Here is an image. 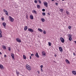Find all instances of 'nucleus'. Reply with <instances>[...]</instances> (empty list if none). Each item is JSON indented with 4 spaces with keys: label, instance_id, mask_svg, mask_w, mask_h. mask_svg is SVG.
I'll return each mask as SVG.
<instances>
[{
    "label": "nucleus",
    "instance_id": "nucleus-1",
    "mask_svg": "<svg viewBox=\"0 0 76 76\" xmlns=\"http://www.w3.org/2000/svg\"><path fill=\"white\" fill-rule=\"evenodd\" d=\"M26 68L28 70H31V68L30 66L28 64H27L26 65Z\"/></svg>",
    "mask_w": 76,
    "mask_h": 76
},
{
    "label": "nucleus",
    "instance_id": "nucleus-2",
    "mask_svg": "<svg viewBox=\"0 0 76 76\" xmlns=\"http://www.w3.org/2000/svg\"><path fill=\"white\" fill-rule=\"evenodd\" d=\"M9 18L10 21L12 22H13V21H14V19H13V18H12L10 16H9Z\"/></svg>",
    "mask_w": 76,
    "mask_h": 76
},
{
    "label": "nucleus",
    "instance_id": "nucleus-3",
    "mask_svg": "<svg viewBox=\"0 0 76 76\" xmlns=\"http://www.w3.org/2000/svg\"><path fill=\"white\" fill-rule=\"evenodd\" d=\"M43 4L45 7H48V3L46 1H44L43 2Z\"/></svg>",
    "mask_w": 76,
    "mask_h": 76
},
{
    "label": "nucleus",
    "instance_id": "nucleus-4",
    "mask_svg": "<svg viewBox=\"0 0 76 76\" xmlns=\"http://www.w3.org/2000/svg\"><path fill=\"white\" fill-rule=\"evenodd\" d=\"M16 40L17 42H18L20 43L21 42V40L19 38H17L16 39Z\"/></svg>",
    "mask_w": 76,
    "mask_h": 76
},
{
    "label": "nucleus",
    "instance_id": "nucleus-5",
    "mask_svg": "<svg viewBox=\"0 0 76 76\" xmlns=\"http://www.w3.org/2000/svg\"><path fill=\"white\" fill-rule=\"evenodd\" d=\"M60 39L62 43L64 42V39L63 37L60 38Z\"/></svg>",
    "mask_w": 76,
    "mask_h": 76
},
{
    "label": "nucleus",
    "instance_id": "nucleus-6",
    "mask_svg": "<svg viewBox=\"0 0 76 76\" xmlns=\"http://www.w3.org/2000/svg\"><path fill=\"white\" fill-rule=\"evenodd\" d=\"M28 31H30V32H34V30H33V29H32L31 28H28Z\"/></svg>",
    "mask_w": 76,
    "mask_h": 76
},
{
    "label": "nucleus",
    "instance_id": "nucleus-7",
    "mask_svg": "<svg viewBox=\"0 0 76 76\" xmlns=\"http://www.w3.org/2000/svg\"><path fill=\"white\" fill-rule=\"evenodd\" d=\"M59 50L61 52H63V49L60 46L59 47Z\"/></svg>",
    "mask_w": 76,
    "mask_h": 76
},
{
    "label": "nucleus",
    "instance_id": "nucleus-8",
    "mask_svg": "<svg viewBox=\"0 0 76 76\" xmlns=\"http://www.w3.org/2000/svg\"><path fill=\"white\" fill-rule=\"evenodd\" d=\"M3 11L5 13V14H6V15H8V12H7V11H6V10L4 9Z\"/></svg>",
    "mask_w": 76,
    "mask_h": 76
},
{
    "label": "nucleus",
    "instance_id": "nucleus-9",
    "mask_svg": "<svg viewBox=\"0 0 76 76\" xmlns=\"http://www.w3.org/2000/svg\"><path fill=\"white\" fill-rule=\"evenodd\" d=\"M2 25L4 27V28H6V23L5 22L2 23Z\"/></svg>",
    "mask_w": 76,
    "mask_h": 76
},
{
    "label": "nucleus",
    "instance_id": "nucleus-10",
    "mask_svg": "<svg viewBox=\"0 0 76 76\" xmlns=\"http://www.w3.org/2000/svg\"><path fill=\"white\" fill-rule=\"evenodd\" d=\"M0 68L1 69H4V67H3V65L1 64H0Z\"/></svg>",
    "mask_w": 76,
    "mask_h": 76
},
{
    "label": "nucleus",
    "instance_id": "nucleus-11",
    "mask_svg": "<svg viewBox=\"0 0 76 76\" xmlns=\"http://www.w3.org/2000/svg\"><path fill=\"white\" fill-rule=\"evenodd\" d=\"M11 57H12L13 59V60H15V58H14V54L13 53H11Z\"/></svg>",
    "mask_w": 76,
    "mask_h": 76
},
{
    "label": "nucleus",
    "instance_id": "nucleus-12",
    "mask_svg": "<svg viewBox=\"0 0 76 76\" xmlns=\"http://www.w3.org/2000/svg\"><path fill=\"white\" fill-rule=\"evenodd\" d=\"M35 56L36 57H37V58H39V55H38V53H36L35 54Z\"/></svg>",
    "mask_w": 76,
    "mask_h": 76
},
{
    "label": "nucleus",
    "instance_id": "nucleus-13",
    "mask_svg": "<svg viewBox=\"0 0 76 76\" xmlns=\"http://www.w3.org/2000/svg\"><path fill=\"white\" fill-rule=\"evenodd\" d=\"M30 18L31 19H34V16L32 15H31L30 16Z\"/></svg>",
    "mask_w": 76,
    "mask_h": 76
},
{
    "label": "nucleus",
    "instance_id": "nucleus-14",
    "mask_svg": "<svg viewBox=\"0 0 76 76\" xmlns=\"http://www.w3.org/2000/svg\"><path fill=\"white\" fill-rule=\"evenodd\" d=\"M72 74H74V75H76V72L75 71H72Z\"/></svg>",
    "mask_w": 76,
    "mask_h": 76
},
{
    "label": "nucleus",
    "instance_id": "nucleus-15",
    "mask_svg": "<svg viewBox=\"0 0 76 76\" xmlns=\"http://www.w3.org/2000/svg\"><path fill=\"white\" fill-rule=\"evenodd\" d=\"M65 61L67 64H70V62L68 61V59H66Z\"/></svg>",
    "mask_w": 76,
    "mask_h": 76
},
{
    "label": "nucleus",
    "instance_id": "nucleus-16",
    "mask_svg": "<svg viewBox=\"0 0 76 76\" xmlns=\"http://www.w3.org/2000/svg\"><path fill=\"white\" fill-rule=\"evenodd\" d=\"M42 54L43 56H46V53L44 52V51H43L42 53Z\"/></svg>",
    "mask_w": 76,
    "mask_h": 76
},
{
    "label": "nucleus",
    "instance_id": "nucleus-17",
    "mask_svg": "<svg viewBox=\"0 0 76 76\" xmlns=\"http://www.w3.org/2000/svg\"><path fill=\"white\" fill-rule=\"evenodd\" d=\"M28 29V27L27 26H25L24 28V31H26Z\"/></svg>",
    "mask_w": 76,
    "mask_h": 76
},
{
    "label": "nucleus",
    "instance_id": "nucleus-18",
    "mask_svg": "<svg viewBox=\"0 0 76 76\" xmlns=\"http://www.w3.org/2000/svg\"><path fill=\"white\" fill-rule=\"evenodd\" d=\"M33 13H34L35 14H37V12L35 10H33Z\"/></svg>",
    "mask_w": 76,
    "mask_h": 76
},
{
    "label": "nucleus",
    "instance_id": "nucleus-19",
    "mask_svg": "<svg viewBox=\"0 0 76 76\" xmlns=\"http://www.w3.org/2000/svg\"><path fill=\"white\" fill-rule=\"evenodd\" d=\"M38 30L39 31V32H42L43 31L42 30L41 28H38Z\"/></svg>",
    "mask_w": 76,
    "mask_h": 76
},
{
    "label": "nucleus",
    "instance_id": "nucleus-20",
    "mask_svg": "<svg viewBox=\"0 0 76 76\" xmlns=\"http://www.w3.org/2000/svg\"><path fill=\"white\" fill-rule=\"evenodd\" d=\"M2 46H3V49H4V50H6V46L4 45H2Z\"/></svg>",
    "mask_w": 76,
    "mask_h": 76
},
{
    "label": "nucleus",
    "instance_id": "nucleus-21",
    "mask_svg": "<svg viewBox=\"0 0 76 76\" xmlns=\"http://www.w3.org/2000/svg\"><path fill=\"white\" fill-rule=\"evenodd\" d=\"M41 20H42V22H45V19L43 18H41Z\"/></svg>",
    "mask_w": 76,
    "mask_h": 76
},
{
    "label": "nucleus",
    "instance_id": "nucleus-22",
    "mask_svg": "<svg viewBox=\"0 0 76 76\" xmlns=\"http://www.w3.org/2000/svg\"><path fill=\"white\" fill-rule=\"evenodd\" d=\"M16 74H17V75H18L19 74V72L18 71L16 70Z\"/></svg>",
    "mask_w": 76,
    "mask_h": 76
},
{
    "label": "nucleus",
    "instance_id": "nucleus-23",
    "mask_svg": "<svg viewBox=\"0 0 76 76\" xmlns=\"http://www.w3.org/2000/svg\"><path fill=\"white\" fill-rule=\"evenodd\" d=\"M66 12L67 15H70V13H69V11H66Z\"/></svg>",
    "mask_w": 76,
    "mask_h": 76
},
{
    "label": "nucleus",
    "instance_id": "nucleus-24",
    "mask_svg": "<svg viewBox=\"0 0 76 76\" xmlns=\"http://www.w3.org/2000/svg\"><path fill=\"white\" fill-rule=\"evenodd\" d=\"M37 7L38 8V9L40 8V5H37Z\"/></svg>",
    "mask_w": 76,
    "mask_h": 76
},
{
    "label": "nucleus",
    "instance_id": "nucleus-25",
    "mask_svg": "<svg viewBox=\"0 0 76 76\" xmlns=\"http://www.w3.org/2000/svg\"><path fill=\"white\" fill-rule=\"evenodd\" d=\"M48 44H49V46H50H50H51V43L50 42H48Z\"/></svg>",
    "mask_w": 76,
    "mask_h": 76
},
{
    "label": "nucleus",
    "instance_id": "nucleus-26",
    "mask_svg": "<svg viewBox=\"0 0 76 76\" xmlns=\"http://www.w3.org/2000/svg\"><path fill=\"white\" fill-rule=\"evenodd\" d=\"M23 58L24 59H26V56H25V55H23Z\"/></svg>",
    "mask_w": 76,
    "mask_h": 76
},
{
    "label": "nucleus",
    "instance_id": "nucleus-27",
    "mask_svg": "<svg viewBox=\"0 0 76 76\" xmlns=\"http://www.w3.org/2000/svg\"><path fill=\"white\" fill-rule=\"evenodd\" d=\"M72 39V37H69V40L70 41Z\"/></svg>",
    "mask_w": 76,
    "mask_h": 76
},
{
    "label": "nucleus",
    "instance_id": "nucleus-28",
    "mask_svg": "<svg viewBox=\"0 0 76 76\" xmlns=\"http://www.w3.org/2000/svg\"><path fill=\"white\" fill-rule=\"evenodd\" d=\"M68 28H69V29H72V27H71V26H68Z\"/></svg>",
    "mask_w": 76,
    "mask_h": 76
},
{
    "label": "nucleus",
    "instance_id": "nucleus-29",
    "mask_svg": "<svg viewBox=\"0 0 76 76\" xmlns=\"http://www.w3.org/2000/svg\"><path fill=\"white\" fill-rule=\"evenodd\" d=\"M43 16H45V12H43L42 13Z\"/></svg>",
    "mask_w": 76,
    "mask_h": 76
},
{
    "label": "nucleus",
    "instance_id": "nucleus-30",
    "mask_svg": "<svg viewBox=\"0 0 76 76\" xmlns=\"http://www.w3.org/2000/svg\"><path fill=\"white\" fill-rule=\"evenodd\" d=\"M44 34H46V31L45 30L43 31Z\"/></svg>",
    "mask_w": 76,
    "mask_h": 76
},
{
    "label": "nucleus",
    "instance_id": "nucleus-31",
    "mask_svg": "<svg viewBox=\"0 0 76 76\" xmlns=\"http://www.w3.org/2000/svg\"><path fill=\"white\" fill-rule=\"evenodd\" d=\"M60 10L61 12H63V9H61Z\"/></svg>",
    "mask_w": 76,
    "mask_h": 76
},
{
    "label": "nucleus",
    "instance_id": "nucleus-32",
    "mask_svg": "<svg viewBox=\"0 0 76 76\" xmlns=\"http://www.w3.org/2000/svg\"><path fill=\"white\" fill-rule=\"evenodd\" d=\"M37 1H39V3H41V1L40 0H37Z\"/></svg>",
    "mask_w": 76,
    "mask_h": 76
},
{
    "label": "nucleus",
    "instance_id": "nucleus-33",
    "mask_svg": "<svg viewBox=\"0 0 76 76\" xmlns=\"http://www.w3.org/2000/svg\"><path fill=\"white\" fill-rule=\"evenodd\" d=\"M0 38H2V34H0Z\"/></svg>",
    "mask_w": 76,
    "mask_h": 76
},
{
    "label": "nucleus",
    "instance_id": "nucleus-34",
    "mask_svg": "<svg viewBox=\"0 0 76 76\" xmlns=\"http://www.w3.org/2000/svg\"><path fill=\"white\" fill-rule=\"evenodd\" d=\"M34 3H37V0H35L34 1Z\"/></svg>",
    "mask_w": 76,
    "mask_h": 76
},
{
    "label": "nucleus",
    "instance_id": "nucleus-35",
    "mask_svg": "<svg viewBox=\"0 0 76 76\" xmlns=\"http://www.w3.org/2000/svg\"><path fill=\"white\" fill-rule=\"evenodd\" d=\"M69 38H72V35H69Z\"/></svg>",
    "mask_w": 76,
    "mask_h": 76
},
{
    "label": "nucleus",
    "instance_id": "nucleus-36",
    "mask_svg": "<svg viewBox=\"0 0 76 76\" xmlns=\"http://www.w3.org/2000/svg\"><path fill=\"white\" fill-rule=\"evenodd\" d=\"M40 70L42 72H43V70H42V68Z\"/></svg>",
    "mask_w": 76,
    "mask_h": 76
},
{
    "label": "nucleus",
    "instance_id": "nucleus-37",
    "mask_svg": "<svg viewBox=\"0 0 76 76\" xmlns=\"http://www.w3.org/2000/svg\"><path fill=\"white\" fill-rule=\"evenodd\" d=\"M42 11L43 12H45V9H43L42 10Z\"/></svg>",
    "mask_w": 76,
    "mask_h": 76
},
{
    "label": "nucleus",
    "instance_id": "nucleus-38",
    "mask_svg": "<svg viewBox=\"0 0 76 76\" xmlns=\"http://www.w3.org/2000/svg\"><path fill=\"white\" fill-rule=\"evenodd\" d=\"M40 67L41 68H42L43 67V65H41V66H40Z\"/></svg>",
    "mask_w": 76,
    "mask_h": 76
},
{
    "label": "nucleus",
    "instance_id": "nucleus-39",
    "mask_svg": "<svg viewBox=\"0 0 76 76\" xmlns=\"http://www.w3.org/2000/svg\"><path fill=\"white\" fill-rule=\"evenodd\" d=\"M8 50H9V51H10V48H8Z\"/></svg>",
    "mask_w": 76,
    "mask_h": 76
},
{
    "label": "nucleus",
    "instance_id": "nucleus-40",
    "mask_svg": "<svg viewBox=\"0 0 76 76\" xmlns=\"http://www.w3.org/2000/svg\"><path fill=\"white\" fill-rule=\"evenodd\" d=\"M37 72V73H38L39 74V73H40V72H39V71H38Z\"/></svg>",
    "mask_w": 76,
    "mask_h": 76
},
{
    "label": "nucleus",
    "instance_id": "nucleus-41",
    "mask_svg": "<svg viewBox=\"0 0 76 76\" xmlns=\"http://www.w3.org/2000/svg\"><path fill=\"white\" fill-rule=\"evenodd\" d=\"M1 19L2 20H4V18H1Z\"/></svg>",
    "mask_w": 76,
    "mask_h": 76
},
{
    "label": "nucleus",
    "instance_id": "nucleus-42",
    "mask_svg": "<svg viewBox=\"0 0 76 76\" xmlns=\"http://www.w3.org/2000/svg\"><path fill=\"white\" fill-rule=\"evenodd\" d=\"M7 57V56H6V55H4V57Z\"/></svg>",
    "mask_w": 76,
    "mask_h": 76
},
{
    "label": "nucleus",
    "instance_id": "nucleus-43",
    "mask_svg": "<svg viewBox=\"0 0 76 76\" xmlns=\"http://www.w3.org/2000/svg\"><path fill=\"white\" fill-rule=\"evenodd\" d=\"M56 6H58V3H56Z\"/></svg>",
    "mask_w": 76,
    "mask_h": 76
},
{
    "label": "nucleus",
    "instance_id": "nucleus-44",
    "mask_svg": "<svg viewBox=\"0 0 76 76\" xmlns=\"http://www.w3.org/2000/svg\"><path fill=\"white\" fill-rule=\"evenodd\" d=\"M0 34H1V30L0 29Z\"/></svg>",
    "mask_w": 76,
    "mask_h": 76
},
{
    "label": "nucleus",
    "instance_id": "nucleus-45",
    "mask_svg": "<svg viewBox=\"0 0 76 76\" xmlns=\"http://www.w3.org/2000/svg\"><path fill=\"white\" fill-rule=\"evenodd\" d=\"M34 54L32 53L31 54V56H34Z\"/></svg>",
    "mask_w": 76,
    "mask_h": 76
},
{
    "label": "nucleus",
    "instance_id": "nucleus-46",
    "mask_svg": "<svg viewBox=\"0 0 76 76\" xmlns=\"http://www.w3.org/2000/svg\"><path fill=\"white\" fill-rule=\"evenodd\" d=\"M31 56H30V60L31 59Z\"/></svg>",
    "mask_w": 76,
    "mask_h": 76
},
{
    "label": "nucleus",
    "instance_id": "nucleus-47",
    "mask_svg": "<svg viewBox=\"0 0 76 76\" xmlns=\"http://www.w3.org/2000/svg\"><path fill=\"white\" fill-rule=\"evenodd\" d=\"M54 56H55V57H56V56H57V55H56V54H55Z\"/></svg>",
    "mask_w": 76,
    "mask_h": 76
},
{
    "label": "nucleus",
    "instance_id": "nucleus-48",
    "mask_svg": "<svg viewBox=\"0 0 76 76\" xmlns=\"http://www.w3.org/2000/svg\"><path fill=\"white\" fill-rule=\"evenodd\" d=\"M73 55H74V56H75V53H73Z\"/></svg>",
    "mask_w": 76,
    "mask_h": 76
},
{
    "label": "nucleus",
    "instance_id": "nucleus-49",
    "mask_svg": "<svg viewBox=\"0 0 76 76\" xmlns=\"http://www.w3.org/2000/svg\"><path fill=\"white\" fill-rule=\"evenodd\" d=\"M54 0H51V1H54Z\"/></svg>",
    "mask_w": 76,
    "mask_h": 76
},
{
    "label": "nucleus",
    "instance_id": "nucleus-50",
    "mask_svg": "<svg viewBox=\"0 0 76 76\" xmlns=\"http://www.w3.org/2000/svg\"><path fill=\"white\" fill-rule=\"evenodd\" d=\"M0 54H1V55L2 53H1V52H0Z\"/></svg>",
    "mask_w": 76,
    "mask_h": 76
},
{
    "label": "nucleus",
    "instance_id": "nucleus-51",
    "mask_svg": "<svg viewBox=\"0 0 76 76\" xmlns=\"http://www.w3.org/2000/svg\"><path fill=\"white\" fill-rule=\"evenodd\" d=\"M26 18L28 19V15H26Z\"/></svg>",
    "mask_w": 76,
    "mask_h": 76
},
{
    "label": "nucleus",
    "instance_id": "nucleus-52",
    "mask_svg": "<svg viewBox=\"0 0 76 76\" xmlns=\"http://www.w3.org/2000/svg\"><path fill=\"white\" fill-rule=\"evenodd\" d=\"M74 42L75 44H76V41H74Z\"/></svg>",
    "mask_w": 76,
    "mask_h": 76
},
{
    "label": "nucleus",
    "instance_id": "nucleus-53",
    "mask_svg": "<svg viewBox=\"0 0 76 76\" xmlns=\"http://www.w3.org/2000/svg\"><path fill=\"white\" fill-rule=\"evenodd\" d=\"M48 15H50V14L48 13Z\"/></svg>",
    "mask_w": 76,
    "mask_h": 76
},
{
    "label": "nucleus",
    "instance_id": "nucleus-54",
    "mask_svg": "<svg viewBox=\"0 0 76 76\" xmlns=\"http://www.w3.org/2000/svg\"><path fill=\"white\" fill-rule=\"evenodd\" d=\"M62 1H64V0H62Z\"/></svg>",
    "mask_w": 76,
    "mask_h": 76
},
{
    "label": "nucleus",
    "instance_id": "nucleus-55",
    "mask_svg": "<svg viewBox=\"0 0 76 76\" xmlns=\"http://www.w3.org/2000/svg\"><path fill=\"white\" fill-rule=\"evenodd\" d=\"M55 63H56V62L54 61Z\"/></svg>",
    "mask_w": 76,
    "mask_h": 76
}]
</instances>
